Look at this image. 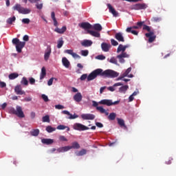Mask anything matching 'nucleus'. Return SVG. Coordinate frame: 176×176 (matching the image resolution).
Segmentation results:
<instances>
[{
    "mask_svg": "<svg viewBox=\"0 0 176 176\" xmlns=\"http://www.w3.org/2000/svg\"><path fill=\"white\" fill-rule=\"evenodd\" d=\"M111 44L113 46H118L119 45L118 43L116 41V40H114V38L111 39Z\"/></svg>",
    "mask_w": 176,
    "mask_h": 176,
    "instance_id": "obj_52",
    "label": "nucleus"
},
{
    "mask_svg": "<svg viewBox=\"0 0 176 176\" xmlns=\"http://www.w3.org/2000/svg\"><path fill=\"white\" fill-rule=\"evenodd\" d=\"M111 47V44H107V43H102L101 44V49L104 52H109Z\"/></svg>",
    "mask_w": 176,
    "mask_h": 176,
    "instance_id": "obj_14",
    "label": "nucleus"
},
{
    "mask_svg": "<svg viewBox=\"0 0 176 176\" xmlns=\"http://www.w3.org/2000/svg\"><path fill=\"white\" fill-rule=\"evenodd\" d=\"M91 29L96 31V32L100 33V32H101L102 30V26L100 23H94L92 25Z\"/></svg>",
    "mask_w": 176,
    "mask_h": 176,
    "instance_id": "obj_20",
    "label": "nucleus"
},
{
    "mask_svg": "<svg viewBox=\"0 0 176 176\" xmlns=\"http://www.w3.org/2000/svg\"><path fill=\"white\" fill-rule=\"evenodd\" d=\"M148 8V6L145 3H138L131 6L130 9L132 10H146Z\"/></svg>",
    "mask_w": 176,
    "mask_h": 176,
    "instance_id": "obj_7",
    "label": "nucleus"
},
{
    "mask_svg": "<svg viewBox=\"0 0 176 176\" xmlns=\"http://www.w3.org/2000/svg\"><path fill=\"white\" fill-rule=\"evenodd\" d=\"M36 8H37V10H42V8H43V4L41 3H36Z\"/></svg>",
    "mask_w": 176,
    "mask_h": 176,
    "instance_id": "obj_55",
    "label": "nucleus"
},
{
    "mask_svg": "<svg viewBox=\"0 0 176 176\" xmlns=\"http://www.w3.org/2000/svg\"><path fill=\"white\" fill-rule=\"evenodd\" d=\"M118 76L119 73H118V72H115V70H111L110 69L104 70V78H115Z\"/></svg>",
    "mask_w": 176,
    "mask_h": 176,
    "instance_id": "obj_6",
    "label": "nucleus"
},
{
    "mask_svg": "<svg viewBox=\"0 0 176 176\" xmlns=\"http://www.w3.org/2000/svg\"><path fill=\"white\" fill-rule=\"evenodd\" d=\"M41 143L47 145H50L54 143V140L52 139H43L41 140Z\"/></svg>",
    "mask_w": 176,
    "mask_h": 176,
    "instance_id": "obj_27",
    "label": "nucleus"
},
{
    "mask_svg": "<svg viewBox=\"0 0 176 176\" xmlns=\"http://www.w3.org/2000/svg\"><path fill=\"white\" fill-rule=\"evenodd\" d=\"M118 124L119 126L122 128H124V129H127V126L125 124V122L124 120L120 118H117Z\"/></svg>",
    "mask_w": 176,
    "mask_h": 176,
    "instance_id": "obj_24",
    "label": "nucleus"
},
{
    "mask_svg": "<svg viewBox=\"0 0 176 176\" xmlns=\"http://www.w3.org/2000/svg\"><path fill=\"white\" fill-rule=\"evenodd\" d=\"M142 30H146L148 33L153 32V31H151V28L146 24H143Z\"/></svg>",
    "mask_w": 176,
    "mask_h": 176,
    "instance_id": "obj_38",
    "label": "nucleus"
},
{
    "mask_svg": "<svg viewBox=\"0 0 176 176\" xmlns=\"http://www.w3.org/2000/svg\"><path fill=\"white\" fill-rule=\"evenodd\" d=\"M16 21V16H12V17H10L7 19V23L12 25Z\"/></svg>",
    "mask_w": 176,
    "mask_h": 176,
    "instance_id": "obj_37",
    "label": "nucleus"
},
{
    "mask_svg": "<svg viewBox=\"0 0 176 176\" xmlns=\"http://www.w3.org/2000/svg\"><path fill=\"white\" fill-rule=\"evenodd\" d=\"M132 70V67H128V69H126V70L125 71V72L124 74H122V75L124 77L128 76V75L129 74V73L131 72Z\"/></svg>",
    "mask_w": 176,
    "mask_h": 176,
    "instance_id": "obj_46",
    "label": "nucleus"
},
{
    "mask_svg": "<svg viewBox=\"0 0 176 176\" xmlns=\"http://www.w3.org/2000/svg\"><path fill=\"white\" fill-rule=\"evenodd\" d=\"M78 26L85 30H87V34L96 37V38H100V33L98 32H96L95 30H91L92 29V25L89 22H82L78 24Z\"/></svg>",
    "mask_w": 176,
    "mask_h": 176,
    "instance_id": "obj_1",
    "label": "nucleus"
},
{
    "mask_svg": "<svg viewBox=\"0 0 176 176\" xmlns=\"http://www.w3.org/2000/svg\"><path fill=\"white\" fill-rule=\"evenodd\" d=\"M58 138H59V140L62 141V142H67L68 141L67 139L63 135H60Z\"/></svg>",
    "mask_w": 176,
    "mask_h": 176,
    "instance_id": "obj_54",
    "label": "nucleus"
},
{
    "mask_svg": "<svg viewBox=\"0 0 176 176\" xmlns=\"http://www.w3.org/2000/svg\"><path fill=\"white\" fill-rule=\"evenodd\" d=\"M80 53H81V55H82V56H85V57H86V56H87L89 55V51H88V50H82L80 51Z\"/></svg>",
    "mask_w": 176,
    "mask_h": 176,
    "instance_id": "obj_45",
    "label": "nucleus"
},
{
    "mask_svg": "<svg viewBox=\"0 0 176 176\" xmlns=\"http://www.w3.org/2000/svg\"><path fill=\"white\" fill-rule=\"evenodd\" d=\"M12 10H14V11H18L19 14H29L31 13V10L30 8H24L19 3H16L12 6Z\"/></svg>",
    "mask_w": 176,
    "mask_h": 176,
    "instance_id": "obj_3",
    "label": "nucleus"
},
{
    "mask_svg": "<svg viewBox=\"0 0 176 176\" xmlns=\"http://www.w3.org/2000/svg\"><path fill=\"white\" fill-rule=\"evenodd\" d=\"M41 98H43V100H44V102H45L49 101L48 97L45 94L41 95Z\"/></svg>",
    "mask_w": 176,
    "mask_h": 176,
    "instance_id": "obj_56",
    "label": "nucleus"
},
{
    "mask_svg": "<svg viewBox=\"0 0 176 176\" xmlns=\"http://www.w3.org/2000/svg\"><path fill=\"white\" fill-rule=\"evenodd\" d=\"M109 63H111L112 64L117 65L118 64V60H117V59H116V58L112 57V58H111V59L109 60Z\"/></svg>",
    "mask_w": 176,
    "mask_h": 176,
    "instance_id": "obj_51",
    "label": "nucleus"
},
{
    "mask_svg": "<svg viewBox=\"0 0 176 176\" xmlns=\"http://www.w3.org/2000/svg\"><path fill=\"white\" fill-rule=\"evenodd\" d=\"M104 70L103 69H96L93 70L87 76V81H91L96 79L98 76L104 78Z\"/></svg>",
    "mask_w": 176,
    "mask_h": 176,
    "instance_id": "obj_2",
    "label": "nucleus"
},
{
    "mask_svg": "<svg viewBox=\"0 0 176 176\" xmlns=\"http://www.w3.org/2000/svg\"><path fill=\"white\" fill-rule=\"evenodd\" d=\"M73 100L76 102H80L82 100V96L81 93H77L73 96Z\"/></svg>",
    "mask_w": 176,
    "mask_h": 176,
    "instance_id": "obj_22",
    "label": "nucleus"
},
{
    "mask_svg": "<svg viewBox=\"0 0 176 176\" xmlns=\"http://www.w3.org/2000/svg\"><path fill=\"white\" fill-rule=\"evenodd\" d=\"M19 77L18 73H11V74H9L8 78L10 80H14Z\"/></svg>",
    "mask_w": 176,
    "mask_h": 176,
    "instance_id": "obj_32",
    "label": "nucleus"
},
{
    "mask_svg": "<svg viewBox=\"0 0 176 176\" xmlns=\"http://www.w3.org/2000/svg\"><path fill=\"white\" fill-rule=\"evenodd\" d=\"M64 108H65L64 106L60 105V104L55 105V109H58V110L63 109Z\"/></svg>",
    "mask_w": 176,
    "mask_h": 176,
    "instance_id": "obj_61",
    "label": "nucleus"
},
{
    "mask_svg": "<svg viewBox=\"0 0 176 176\" xmlns=\"http://www.w3.org/2000/svg\"><path fill=\"white\" fill-rule=\"evenodd\" d=\"M52 54V48L50 45L47 46V50H45V52H44V60L47 61L50 57Z\"/></svg>",
    "mask_w": 176,
    "mask_h": 176,
    "instance_id": "obj_13",
    "label": "nucleus"
},
{
    "mask_svg": "<svg viewBox=\"0 0 176 176\" xmlns=\"http://www.w3.org/2000/svg\"><path fill=\"white\" fill-rule=\"evenodd\" d=\"M107 6L109 9V12L112 14V15L114 16V17H117L119 15V13L118 11L116 10V9L111 6V3H107Z\"/></svg>",
    "mask_w": 176,
    "mask_h": 176,
    "instance_id": "obj_12",
    "label": "nucleus"
},
{
    "mask_svg": "<svg viewBox=\"0 0 176 176\" xmlns=\"http://www.w3.org/2000/svg\"><path fill=\"white\" fill-rule=\"evenodd\" d=\"M62 113H63V114H65V115H67L69 117L67 118L69 119V120H74V119L78 118V115H76V114L72 115V114H71V113H70L69 111H62Z\"/></svg>",
    "mask_w": 176,
    "mask_h": 176,
    "instance_id": "obj_21",
    "label": "nucleus"
},
{
    "mask_svg": "<svg viewBox=\"0 0 176 176\" xmlns=\"http://www.w3.org/2000/svg\"><path fill=\"white\" fill-rule=\"evenodd\" d=\"M12 45H15V48L16 49V52L18 53H21L22 49L25 45V41H20L19 38H12Z\"/></svg>",
    "mask_w": 176,
    "mask_h": 176,
    "instance_id": "obj_4",
    "label": "nucleus"
},
{
    "mask_svg": "<svg viewBox=\"0 0 176 176\" xmlns=\"http://www.w3.org/2000/svg\"><path fill=\"white\" fill-rule=\"evenodd\" d=\"M67 129V131H70V128L69 126H66L64 125H58L56 127V129L58 130H65Z\"/></svg>",
    "mask_w": 176,
    "mask_h": 176,
    "instance_id": "obj_35",
    "label": "nucleus"
},
{
    "mask_svg": "<svg viewBox=\"0 0 176 176\" xmlns=\"http://www.w3.org/2000/svg\"><path fill=\"white\" fill-rule=\"evenodd\" d=\"M81 45L85 47H91L93 45V41L91 40H83L80 43Z\"/></svg>",
    "mask_w": 176,
    "mask_h": 176,
    "instance_id": "obj_23",
    "label": "nucleus"
},
{
    "mask_svg": "<svg viewBox=\"0 0 176 176\" xmlns=\"http://www.w3.org/2000/svg\"><path fill=\"white\" fill-rule=\"evenodd\" d=\"M125 51H126V50H125L124 45H122V44H120L117 48L116 52L118 54L120 53L121 52H122V53H126Z\"/></svg>",
    "mask_w": 176,
    "mask_h": 176,
    "instance_id": "obj_30",
    "label": "nucleus"
},
{
    "mask_svg": "<svg viewBox=\"0 0 176 176\" xmlns=\"http://www.w3.org/2000/svg\"><path fill=\"white\" fill-rule=\"evenodd\" d=\"M87 154V150L85 149H82L79 152L76 153V156H82L84 155Z\"/></svg>",
    "mask_w": 176,
    "mask_h": 176,
    "instance_id": "obj_41",
    "label": "nucleus"
},
{
    "mask_svg": "<svg viewBox=\"0 0 176 176\" xmlns=\"http://www.w3.org/2000/svg\"><path fill=\"white\" fill-rule=\"evenodd\" d=\"M126 32L127 33H131L133 35H135V36H138V32L136 31V30H134L132 29V27H128L126 29Z\"/></svg>",
    "mask_w": 176,
    "mask_h": 176,
    "instance_id": "obj_26",
    "label": "nucleus"
},
{
    "mask_svg": "<svg viewBox=\"0 0 176 176\" xmlns=\"http://www.w3.org/2000/svg\"><path fill=\"white\" fill-rule=\"evenodd\" d=\"M6 83L4 81H0V87L5 88L6 87Z\"/></svg>",
    "mask_w": 176,
    "mask_h": 176,
    "instance_id": "obj_59",
    "label": "nucleus"
},
{
    "mask_svg": "<svg viewBox=\"0 0 176 176\" xmlns=\"http://www.w3.org/2000/svg\"><path fill=\"white\" fill-rule=\"evenodd\" d=\"M151 21L155 23H159L162 21V18L158 16H153L152 17Z\"/></svg>",
    "mask_w": 176,
    "mask_h": 176,
    "instance_id": "obj_43",
    "label": "nucleus"
},
{
    "mask_svg": "<svg viewBox=\"0 0 176 176\" xmlns=\"http://www.w3.org/2000/svg\"><path fill=\"white\" fill-rule=\"evenodd\" d=\"M115 38L118 41V42H124V37L122 34V32H117L115 34Z\"/></svg>",
    "mask_w": 176,
    "mask_h": 176,
    "instance_id": "obj_17",
    "label": "nucleus"
},
{
    "mask_svg": "<svg viewBox=\"0 0 176 176\" xmlns=\"http://www.w3.org/2000/svg\"><path fill=\"white\" fill-rule=\"evenodd\" d=\"M54 80H57V78H54V77H52V78H50V80H48V86H51L53 85Z\"/></svg>",
    "mask_w": 176,
    "mask_h": 176,
    "instance_id": "obj_50",
    "label": "nucleus"
},
{
    "mask_svg": "<svg viewBox=\"0 0 176 176\" xmlns=\"http://www.w3.org/2000/svg\"><path fill=\"white\" fill-rule=\"evenodd\" d=\"M35 117H36V113L34 112L30 113V118H32V119L35 118Z\"/></svg>",
    "mask_w": 176,
    "mask_h": 176,
    "instance_id": "obj_64",
    "label": "nucleus"
},
{
    "mask_svg": "<svg viewBox=\"0 0 176 176\" xmlns=\"http://www.w3.org/2000/svg\"><path fill=\"white\" fill-rule=\"evenodd\" d=\"M51 19H52V21H54V27H58V23L56 20V18L55 16V12H51Z\"/></svg>",
    "mask_w": 176,
    "mask_h": 176,
    "instance_id": "obj_28",
    "label": "nucleus"
},
{
    "mask_svg": "<svg viewBox=\"0 0 176 176\" xmlns=\"http://www.w3.org/2000/svg\"><path fill=\"white\" fill-rule=\"evenodd\" d=\"M43 122H50V118L49 116L43 117Z\"/></svg>",
    "mask_w": 176,
    "mask_h": 176,
    "instance_id": "obj_47",
    "label": "nucleus"
},
{
    "mask_svg": "<svg viewBox=\"0 0 176 176\" xmlns=\"http://www.w3.org/2000/svg\"><path fill=\"white\" fill-rule=\"evenodd\" d=\"M14 91H15V94H16V95H23L25 94V92L24 91L22 90V87L21 85H16L15 87V89H14Z\"/></svg>",
    "mask_w": 176,
    "mask_h": 176,
    "instance_id": "obj_18",
    "label": "nucleus"
},
{
    "mask_svg": "<svg viewBox=\"0 0 176 176\" xmlns=\"http://www.w3.org/2000/svg\"><path fill=\"white\" fill-rule=\"evenodd\" d=\"M10 113L17 116L19 118H25L24 113L21 107L16 106V110L14 108H10Z\"/></svg>",
    "mask_w": 176,
    "mask_h": 176,
    "instance_id": "obj_5",
    "label": "nucleus"
},
{
    "mask_svg": "<svg viewBox=\"0 0 176 176\" xmlns=\"http://www.w3.org/2000/svg\"><path fill=\"white\" fill-rule=\"evenodd\" d=\"M29 40H30L29 36L28 34H25L23 36V41H25V42H28L29 41Z\"/></svg>",
    "mask_w": 176,
    "mask_h": 176,
    "instance_id": "obj_60",
    "label": "nucleus"
},
{
    "mask_svg": "<svg viewBox=\"0 0 176 176\" xmlns=\"http://www.w3.org/2000/svg\"><path fill=\"white\" fill-rule=\"evenodd\" d=\"M128 89H129V86L128 85H124V86H122V87H120L119 89V91L120 93L125 94Z\"/></svg>",
    "mask_w": 176,
    "mask_h": 176,
    "instance_id": "obj_33",
    "label": "nucleus"
},
{
    "mask_svg": "<svg viewBox=\"0 0 176 176\" xmlns=\"http://www.w3.org/2000/svg\"><path fill=\"white\" fill-rule=\"evenodd\" d=\"M92 107H96L97 109V107H98V103L96 101H92Z\"/></svg>",
    "mask_w": 176,
    "mask_h": 176,
    "instance_id": "obj_62",
    "label": "nucleus"
},
{
    "mask_svg": "<svg viewBox=\"0 0 176 176\" xmlns=\"http://www.w3.org/2000/svg\"><path fill=\"white\" fill-rule=\"evenodd\" d=\"M145 36L148 38V42L149 43H153L156 39V35L155 34L154 32H150L145 34Z\"/></svg>",
    "mask_w": 176,
    "mask_h": 176,
    "instance_id": "obj_10",
    "label": "nucleus"
},
{
    "mask_svg": "<svg viewBox=\"0 0 176 176\" xmlns=\"http://www.w3.org/2000/svg\"><path fill=\"white\" fill-rule=\"evenodd\" d=\"M21 84L25 86L28 85V80H27L26 77H22V80H21Z\"/></svg>",
    "mask_w": 176,
    "mask_h": 176,
    "instance_id": "obj_42",
    "label": "nucleus"
},
{
    "mask_svg": "<svg viewBox=\"0 0 176 176\" xmlns=\"http://www.w3.org/2000/svg\"><path fill=\"white\" fill-rule=\"evenodd\" d=\"M39 129H34L33 131H30V135H32V136H38L39 135Z\"/></svg>",
    "mask_w": 176,
    "mask_h": 176,
    "instance_id": "obj_39",
    "label": "nucleus"
},
{
    "mask_svg": "<svg viewBox=\"0 0 176 176\" xmlns=\"http://www.w3.org/2000/svg\"><path fill=\"white\" fill-rule=\"evenodd\" d=\"M62 149H63V153H64V152H67V151L71 150L72 147H71V146H63V147H62Z\"/></svg>",
    "mask_w": 176,
    "mask_h": 176,
    "instance_id": "obj_48",
    "label": "nucleus"
},
{
    "mask_svg": "<svg viewBox=\"0 0 176 176\" xmlns=\"http://www.w3.org/2000/svg\"><path fill=\"white\" fill-rule=\"evenodd\" d=\"M65 53L71 55L74 58H80V55L74 52L73 50H65Z\"/></svg>",
    "mask_w": 176,
    "mask_h": 176,
    "instance_id": "obj_16",
    "label": "nucleus"
},
{
    "mask_svg": "<svg viewBox=\"0 0 176 176\" xmlns=\"http://www.w3.org/2000/svg\"><path fill=\"white\" fill-rule=\"evenodd\" d=\"M64 45L63 38L60 37L57 41V48L60 49Z\"/></svg>",
    "mask_w": 176,
    "mask_h": 176,
    "instance_id": "obj_31",
    "label": "nucleus"
},
{
    "mask_svg": "<svg viewBox=\"0 0 176 176\" xmlns=\"http://www.w3.org/2000/svg\"><path fill=\"white\" fill-rule=\"evenodd\" d=\"M46 69L45 67H41V73H40V80H43L46 76Z\"/></svg>",
    "mask_w": 176,
    "mask_h": 176,
    "instance_id": "obj_29",
    "label": "nucleus"
},
{
    "mask_svg": "<svg viewBox=\"0 0 176 176\" xmlns=\"http://www.w3.org/2000/svg\"><path fill=\"white\" fill-rule=\"evenodd\" d=\"M107 118L109 120H115L116 118V113H110Z\"/></svg>",
    "mask_w": 176,
    "mask_h": 176,
    "instance_id": "obj_40",
    "label": "nucleus"
},
{
    "mask_svg": "<svg viewBox=\"0 0 176 176\" xmlns=\"http://www.w3.org/2000/svg\"><path fill=\"white\" fill-rule=\"evenodd\" d=\"M73 129L76 131H86V130H89V128L83 125V124H79V123H76L73 125Z\"/></svg>",
    "mask_w": 176,
    "mask_h": 176,
    "instance_id": "obj_9",
    "label": "nucleus"
},
{
    "mask_svg": "<svg viewBox=\"0 0 176 176\" xmlns=\"http://www.w3.org/2000/svg\"><path fill=\"white\" fill-rule=\"evenodd\" d=\"M35 82H36V80L35 78H33V77H30L29 78V82L30 83V85H34Z\"/></svg>",
    "mask_w": 176,
    "mask_h": 176,
    "instance_id": "obj_58",
    "label": "nucleus"
},
{
    "mask_svg": "<svg viewBox=\"0 0 176 176\" xmlns=\"http://www.w3.org/2000/svg\"><path fill=\"white\" fill-rule=\"evenodd\" d=\"M96 110L99 111L101 113H104L105 116H109V113L106 111V110L102 107H99L96 108Z\"/></svg>",
    "mask_w": 176,
    "mask_h": 176,
    "instance_id": "obj_34",
    "label": "nucleus"
},
{
    "mask_svg": "<svg viewBox=\"0 0 176 176\" xmlns=\"http://www.w3.org/2000/svg\"><path fill=\"white\" fill-rule=\"evenodd\" d=\"M70 148L71 149L72 148L78 149L80 148V146L78 142H75L72 144V146H70Z\"/></svg>",
    "mask_w": 176,
    "mask_h": 176,
    "instance_id": "obj_36",
    "label": "nucleus"
},
{
    "mask_svg": "<svg viewBox=\"0 0 176 176\" xmlns=\"http://www.w3.org/2000/svg\"><path fill=\"white\" fill-rule=\"evenodd\" d=\"M96 126H98V128H102L104 126L103 124L100 122H96Z\"/></svg>",
    "mask_w": 176,
    "mask_h": 176,
    "instance_id": "obj_63",
    "label": "nucleus"
},
{
    "mask_svg": "<svg viewBox=\"0 0 176 176\" xmlns=\"http://www.w3.org/2000/svg\"><path fill=\"white\" fill-rule=\"evenodd\" d=\"M62 64L65 68H69L70 66V62L67 58H62Z\"/></svg>",
    "mask_w": 176,
    "mask_h": 176,
    "instance_id": "obj_25",
    "label": "nucleus"
},
{
    "mask_svg": "<svg viewBox=\"0 0 176 176\" xmlns=\"http://www.w3.org/2000/svg\"><path fill=\"white\" fill-rule=\"evenodd\" d=\"M119 100L113 102L111 100H102L100 102H98V104H102V105H107V107H110L112 105H117L120 104Z\"/></svg>",
    "mask_w": 176,
    "mask_h": 176,
    "instance_id": "obj_8",
    "label": "nucleus"
},
{
    "mask_svg": "<svg viewBox=\"0 0 176 176\" xmlns=\"http://www.w3.org/2000/svg\"><path fill=\"white\" fill-rule=\"evenodd\" d=\"M80 80H85L86 79L88 80V76L87 74H82V76L80 78Z\"/></svg>",
    "mask_w": 176,
    "mask_h": 176,
    "instance_id": "obj_57",
    "label": "nucleus"
},
{
    "mask_svg": "<svg viewBox=\"0 0 176 176\" xmlns=\"http://www.w3.org/2000/svg\"><path fill=\"white\" fill-rule=\"evenodd\" d=\"M54 31L58 34H63L67 31V27L64 25L61 28H59L58 26H56Z\"/></svg>",
    "mask_w": 176,
    "mask_h": 176,
    "instance_id": "obj_15",
    "label": "nucleus"
},
{
    "mask_svg": "<svg viewBox=\"0 0 176 176\" xmlns=\"http://www.w3.org/2000/svg\"><path fill=\"white\" fill-rule=\"evenodd\" d=\"M96 116L94 114H82L81 118L82 120H94Z\"/></svg>",
    "mask_w": 176,
    "mask_h": 176,
    "instance_id": "obj_19",
    "label": "nucleus"
},
{
    "mask_svg": "<svg viewBox=\"0 0 176 176\" xmlns=\"http://www.w3.org/2000/svg\"><path fill=\"white\" fill-rule=\"evenodd\" d=\"M22 23L23 24H29L30 23V19L29 18L22 19Z\"/></svg>",
    "mask_w": 176,
    "mask_h": 176,
    "instance_id": "obj_49",
    "label": "nucleus"
},
{
    "mask_svg": "<svg viewBox=\"0 0 176 176\" xmlns=\"http://www.w3.org/2000/svg\"><path fill=\"white\" fill-rule=\"evenodd\" d=\"M96 58L98 60H104L106 58V56H104V55H98L96 56Z\"/></svg>",
    "mask_w": 176,
    "mask_h": 176,
    "instance_id": "obj_53",
    "label": "nucleus"
},
{
    "mask_svg": "<svg viewBox=\"0 0 176 176\" xmlns=\"http://www.w3.org/2000/svg\"><path fill=\"white\" fill-rule=\"evenodd\" d=\"M45 131H47V132H48V133H52V132H54V131H56V129L55 128H53L52 126H47V128L45 129Z\"/></svg>",
    "mask_w": 176,
    "mask_h": 176,
    "instance_id": "obj_44",
    "label": "nucleus"
},
{
    "mask_svg": "<svg viewBox=\"0 0 176 176\" xmlns=\"http://www.w3.org/2000/svg\"><path fill=\"white\" fill-rule=\"evenodd\" d=\"M129 55L126 52H122L120 54V55H117L116 58L119 60V62L120 63H124L125 60L124 59V58H129Z\"/></svg>",
    "mask_w": 176,
    "mask_h": 176,
    "instance_id": "obj_11",
    "label": "nucleus"
}]
</instances>
